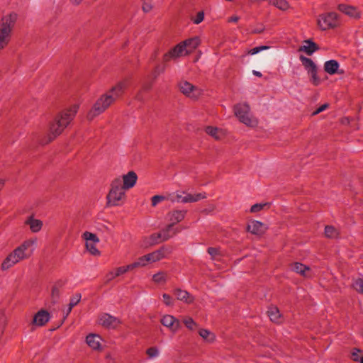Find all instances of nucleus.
Returning a JSON list of instances; mask_svg holds the SVG:
<instances>
[{
	"label": "nucleus",
	"mask_w": 363,
	"mask_h": 363,
	"mask_svg": "<svg viewBox=\"0 0 363 363\" xmlns=\"http://www.w3.org/2000/svg\"><path fill=\"white\" fill-rule=\"evenodd\" d=\"M128 84V80L118 82L109 91L102 94L87 112L86 119L89 121L103 113L112 104L121 97Z\"/></svg>",
	"instance_id": "1"
},
{
	"label": "nucleus",
	"mask_w": 363,
	"mask_h": 363,
	"mask_svg": "<svg viewBox=\"0 0 363 363\" xmlns=\"http://www.w3.org/2000/svg\"><path fill=\"white\" fill-rule=\"evenodd\" d=\"M79 109V105L74 104L68 109L62 111L50 124L48 141L49 143L60 135L69 125Z\"/></svg>",
	"instance_id": "2"
},
{
	"label": "nucleus",
	"mask_w": 363,
	"mask_h": 363,
	"mask_svg": "<svg viewBox=\"0 0 363 363\" xmlns=\"http://www.w3.org/2000/svg\"><path fill=\"white\" fill-rule=\"evenodd\" d=\"M234 113L238 120L245 125L251 128L258 125V120L250 111L249 105L246 103H241L234 106Z\"/></svg>",
	"instance_id": "3"
},
{
	"label": "nucleus",
	"mask_w": 363,
	"mask_h": 363,
	"mask_svg": "<svg viewBox=\"0 0 363 363\" xmlns=\"http://www.w3.org/2000/svg\"><path fill=\"white\" fill-rule=\"evenodd\" d=\"M110 191L107 196L108 203L112 206L119 205V201L125 196V189L122 186L121 179L117 178L111 183Z\"/></svg>",
	"instance_id": "4"
},
{
	"label": "nucleus",
	"mask_w": 363,
	"mask_h": 363,
	"mask_svg": "<svg viewBox=\"0 0 363 363\" xmlns=\"http://www.w3.org/2000/svg\"><path fill=\"white\" fill-rule=\"evenodd\" d=\"M26 259H27L26 256L18 246L4 259L1 268L3 271L8 270L21 260Z\"/></svg>",
	"instance_id": "5"
},
{
	"label": "nucleus",
	"mask_w": 363,
	"mask_h": 363,
	"mask_svg": "<svg viewBox=\"0 0 363 363\" xmlns=\"http://www.w3.org/2000/svg\"><path fill=\"white\" fill-rule=\"evenodd\" d=\"M181 92L186 96L193 99H198L203 94V89L194 86L187 81H182L179 83Z\"/></svg>",
	"instance_id": "6"
},
{
	"label": "nucleus",
	"mask_w": 363,
	"mask_h": 363,
	"mask_svg": "<svg viewBox=\"0 0 363 363\" xmlns=\"http://www.w3.org/2000/svg\"><path fill=\"white\" fill-rule=\"evenodd\" d=\"M188 55H189V53L184 43L182 42L164 55V60H175Z\"/></svg>",
	"instance_id": "7"
},
{
	"label": "nucleus",
	"mask_w": 363,
	"mask_h": 363,
	"mask_svg": "<svg viewBox=\"0 0 363 363\" xmlns=\"http://www.w3.org/2000/svg\"><path fill=\"white\" fill-rule=\"evenodd\" d=\"M179 199V203H194L199 201L206 198V194L205 192L189 194L184 191H179V194H177Z\"/></svg>",
	"instance_id": "8"
},
{
	"label": "nucleus",
	"mask_w": 363,
	"mask_h": 363,
	"mask_svg": "<svg viewBox=\"0 0 363 363\" xmlns=\"http://www.w3.org/2000/svg\"><path fill=\"white\" fill-rule=\"evenodd\" d=\"M179 232L177 228H174V225L169 223L160 233L153 235L152 236L154 239H160L161 241H165L175 235ZM155 242H157V240H154Z\"/></svg>",
	"instance_id": "9"
},
{
	"label": "nucleus",
	"mask_w": 363,
	"mask_h": 363,
	"mask_svg": "<svg viewBox=\"0 0 363 363\" xmlns=\"http://www.w3.org/2000/svg\"><path fill=\"white\" fill-rule=\"evenodd\" d=\"M99 324L104 328L113 329L121 324V320L108 313H104L99 318Z\"/></svg>",
	"instance_id": "10"
},
{
	"label": "nucleus",
	"mask_w": 363,
	"mask_h": 363,
	"mask_svg": "<svg viewBox=\"0 0 363 363\" xmlns=\"http://www.w3.org/2000/svg\"><path fill=\"white\" fill-rule=\"evenodd\" d=\"M170 250L167 247H161L151 253L145 255L146 260L148 264L155 263L164 258L167 254L170 253Z\"/></svg>",
	"instance_id": "11"
},
{
	"label": "nucleus",
	"mask_w": 363,
	"mask_h": 363,
	"mask_svg": "<svg viewBox=\"0 0 363 363\" xmlns=\"http://www.w3.org/2000/svg\"><path fill=\"white\" fill-rule=\"evenodd\" d=\"M11 30V24H0V50L4 49L8 45Z\"/></svg>",
	"instance_id": "12"
},
{
	"label": "nucleus",
	"mask_w": 363,
	"mask_h": 363,
	"mask_svg": "<svg viewBox=\"0 0 363 363\" xmlns=\"http://www.w3.org/2000/svg\"><path fill=\"white\" fill-rule=\"evenodd\" d=\"M161 323L172 333H176L181 326L179 320L172 315H164L161 319Z\"/></svg>",
	"instance_id": "13"
},
{
	"label": "nucleus",
	"mask_w": 363,
	"mask_h": 363,
	"mask_svg": "<svg viewBox=\"0 0 363 363\" xmlns=\"http://www.w3.org/2000/svg\"><path fill=\"white\" fill-rule=\"evenodd\" d=\"M38 243L37 238H32L28 240H26L22 242L21 245H19V247L23 252L24 255L26 256L27 259L30 257L33 253L34 252Z\"/></svg>",
	"instance_id": "14"
},
{
	"label": "nucleus",
	"mask_w": 363,
	"mask_h": 363,
	"mask_svg": "<svg viewBox=\"0 0 363 363\" xmlns=\"http://www.w3.org/2000/svg\"><path fill=\"white\" fill-rule=\"evenodd\" d=\"M247 230L252 234L260 235L265 233L267 229V225L258 220H251L247 225Z\"/></svg>",
	"instance_id": "15"
},
{
	"label": "nucleus",
	"mask_w": 363,
	"mask_h": 363,
	"mask_svg": "<svg viewBox=\"0 0 363 363\" xmlns=\"http://www.w3.org/2000/svg\"><path fill=\"white\" fill-rule=\"evenodd\" d=\"M101 342L102 338L97 334L90 333L86 337V344L94 350H101L102 349Z\"/></svg>",
	"instance_id": "16"
},
{
	"label": "nucleus",
	"mask_w": 363,
	"mask_h": 363,
	"mask_svg": "<svg viewBox=\"0 0 363 363\" xmlns=\"http://www.w3.org/2000/svg\"><path fill=\"white\" fill-rule=\"evenodd\" d=\"M25 224L28 225L30 231L34 233L40 232L43 226V222L33 216H28L25 220Z\"/></svg>",
	"instance_id": "17"
},
{
	"label": "nucleus",
	"mask_w": 363,
	"mask_h": 363,
	"mask_svg": "<svg viewBox=\"0 0 363 363\" xmlns=\"http://www.w3.org/2000/svg\"><path fill=\"white\" fill-rule=\"evenodd\" d=\"M338 9L350 16L352 20H358L360 18V12L355 7L347 4H340Z\"/></svg>",
	"instance_id": "18"
},
{
	"label": "nucleus",
	"mask_w": 363,
	"mask_h": 363,
	"mask_svg": "<svg viewBox=\"0 0 363 363\" xmlns=\"http://www.w3.org/2000/svg\"><path fill=\"white\" fill-rule=\"evenodd\" d=\"M138 179V176L135 172L130 171L126 174L123 176V185L122 186L126 190L133 187Z\"/></svg>",
	"instance_id": "19"
},
{
	"label": "nucleus",
	"mask_w": 363,
	"mask_h": 363,
	"mask_svg": "<svg viewBox=\"0 0 363 363\" xmlns=\"http://www.w3.org/2000/svg\"><path fill=\"white\" fill-rule=\"evenodd\" d=\"M174 294L177 300L185 303L189 304L193 303L194 301V297L186 290L176 289L174 290Z\"/></svg>",
	"instance_id": "20"
},
{
	"label": "nucleus",
	"mask_w": 363,
	"mask_h": 363,
	"mask_svg": "<svg viewBox=\"0 0 363 363\" xmlns=\"http://www.w3.org/2000/svg\"><path fill=\"white\" fill-rule=\"evenodd\" d=\"M130 270L131 269H130L129 264H128L127 266L117 267L114 270L109 272L106 275V281L109 282V281H112L113 279H114L115 278H116L122 274H124Z\"/></svg>",
	"instance_id": "21"
},
{
	"label": "nucleus",
	"mask_w": 363,
	"mask_h": 363,
	"mask_svg": "<svg viewBox=\"0 0 363 363\" xmlns=\"http://www.w3.org/2000/svg\"><path fill=\"white\" fill-rule=\"evenodd\" d=\"M186 213V211L184 210H176L169 212L167 215V218L171 224L175 225L176 223L182 221Z\"/></svg>",
	"instance_id": "22"
},
{
	"label": "nucleus",
	"mask_w": 363,
	"mask_h": 363,
	"mask_svg": "<svg viewBox=\"0 0 363 363\" xmlns=\"http://www.w3.org/2000/svg\"><path fill=\"white\" fill-rule=\"evenodd\" d=\"M50 319L49 313L45 311H40L33 318V323L38 326L45 325Z\"/></svg>",
	"instance_id": "23"
},
{
	"label": "nucleus",
	"mask_w": 363,
	"mask_h": 363,
	"mask_svg": "<svg viewBox=\"0 0 363 363\" xmlns=\"http://www.w3.org/2000/svg\"><path fill=\"white\" fill-rule=\"evenodd\" d=\"M303 43L304 44L300 47L299 51H303L308 55H311L318 50V45L310 40H305Z\"/></svg>",
	"instance_id": "24"
},
{
	"label": "nucleus",
	"mask_w": 363,
	"mask_h": 363,
	"mask_svg": "<svg viewBox=\"0 0 363 363\" xmlns=\"http://www.w3.org/2000/svg\"><path fill=\"white\" fill-rule=\"evenodd\" d=\"M199 334L200 337L208 343H213L216 340V335L208 329H200Z\"/></svg>",
	"instance_id": "25"
},
{
	"label": "nucleus",
	"mask_w": 363,
	"mask_h": 363,
	"mask_svg": "<svg viewBox=\"0 0 363 363\" xmlns=\"http://www.w3.org/2000/svg\"><path fill=\"white\" fill-rule=\"evenodd\" d=\"M339 63L335 60L326 61L324 64V69L329 74H334L337 72Z\"/></svg>",
	"instance_id": "26"
},
{
	"label": "nucleus",
	"mask_w": 363,
	"mask_h": 363,
	"mask_svg": "<svg viewBox=\"0 0 363 363\" xmlns=\"http://www.w3.org/2000/svg\"><path fill=\"white\" fill-rule=\"evenodd\" d=\"M152 280L156 284H164L168 280V274L164 271H159L152 275Z\"/></svg>",
	"instance_id": "27"
},
{
	"label": "nucleus",
	"mask_w": 363,
	"mask_h": 363,
	"mask_svg": "<svg viewBox=\"0 0 363 363\" xmlns=\"http://www.w3.org/2000/svg\"><path fill=\"white\" fill-rule=\"evenodd\" d=\"M268 316L272 322L280 323L282 321V318L279 309L275 306H271L268 311Z\"/></svg>",
	"instance_id": "28"
},
{
	"label": "nucleus",
	"mask_w": 363,
	"mask_h": 363,
	"mask_svg": "<svg viewBox=\"0 0 363 363\" xmlns=\"http://www.w3.org/2000/svg\"><path fill=\"white\" fill-rule=\"evenodd\" d=\"M200 42V39L198 37H194L183 41L189 54L199 46Z\"/></svg>",
	"instance_id": "29"
},
{
	"label": "nucleus",
	"mask_w": 363,
	"mask_h": 363,
	"mask_svg": "<svg viewBox=\"0 0 363 363\" xmlns=\"http://www.w3.org/2000/svg\"><path fill=\"white\" fill-rule=\"evenodd\" d=\"M3 23H14L23 21L21 16L14 11L7 12L2 17Z\"/></svg>",
	"instance_id": "30"
},
{
	"label": "nucleus",
	"mask_w": 363,
	"mask_h": 363,
	"mask_svg": "<svg viewBox=\"0 0 363 363\" xmlns=\"http://www.w3.org/2000/svg\"><path fill=\"white\" fill-rule=\"evenodd\" d=\"M338 20V15L335 12H329L322 14L318 19V23H332Z\"/></svg>",
	"instance_id": "31"
},
{
	"label": "nucleus",
	"mask_w": 363,
	"mask_h": 363,
	"mask_svg": "<svg viewBox=\"0 0 363 363\" xmlns=\"http://www.w3.org/2000/svg\"><path fill=\"white\" fill-rule=\"evenodd\" d=\"M300 60L301 61L303 65L304 66V68L306 69L308 73L317 69L315 64L311 59L301 55Z\"/></svg>",
	"instance_id": "32"
},
{
	"label": "nucleus",
	"mask_w": 363,
	"mask_h": 363,
	"mask_svg": "<svg viewBox=\"0 0 363 363\" xmlns=\"http://www.w3.org/2000/svg\"><path fill=\"white\" fill-rule=\"evenodd\" d=\"M206 132L216 140H220L224 135L222 130L212 126H208L206 128Z\"/></svg>",
	"instance_id": "33"
},
{
	"label": "nucleus",
	"mask_w": 363,
	"mask_h": 363,
	"mask_svg": "<svg viewBox=\"0 0 363 363\" xmlns=\"http://www.w3.org/2000/svg\"><path fill=\"white\" fill-rule=\"evenodd\" d=\"M82 238L85 240V242H93V244H98L99 242V238L96 234L89 231H85L82 234Z\"/></svg>",
	"instance_id": "34"
},
{
	"label": "nucleus",
	"mask_w": 363,
	"mask_h": 363,
	"mask_svg": "<svg viewBox=\"0 0 363 363\" xmlns=\"http://www.w3.org/2000/svg\"><path fill=\"white\" fill-rule=\"evenodd\" d=\"M148 262L146 260L145 256H141L135 262L131 263L129 264L130 269L133 270L135 268L138 267H145L147 265H148Z\"/></svg>",
	"instance_id": "35"
},
{
	"label": "nucleus",
	"mask_w": 363,
	"mask_h": 363,
	"mask_svg": "<svg viewBox=\"0 0 363 363\" xmlns=\"http://www.w3.org/2000/svg\"><path fill=\"white\" fill-rule=\"evenodd\" d=\"M293 270L296 273L306 277L308 276V272L310 271V269L301 263L296 262L293 266Z\"/></svg>",
	"instance_id": "36"
},
{
	"label": "nucleus",
	"mask_w": 363,
	"mask_h": 363,
	"mask_svg": "<svg viewBox=\"0 0 363 363\" xmlns=\"http://www.w3.org/2000/svg\"><path fill=\"white\" fill-rule=\"evenodd\" d=\"M86 250L92 255L99 256L101 255L100 251L96 247V244L93 242H85Z\"/></svg>",
	"instance_id": "37"
},
{
	"label": "nucleus",
	"mask_w": 363,
	"mask_h": 363,
	"mask_svg": "<svg viewBox=\"0 0 363 363\" xmlns=\"http://www.w3.org/2000/svg\"><path fill=\"white\" fill-rule=\"evenodd\" d=\"M325 234L326 237L330 238H337L338 235L337 230L333 226L330 225L325 226Z\"/></svg>",
	"instance_id": "38"
},
{
	"label": "nucleus",
	"mask_w": 363,
	"mask_h": 363,
	"mask_svg": "<svg viewBox=\"0 0 363 363\" xmlns=\"http://www.w3.org/2000/svg\"><path fill=\"white\" fill-rule=\"evenodd\" d=\"M185 326L190 330H194L197 327V323L190 317H186L183 320Z\"/></svg>",
	"instance_id": "39"
},
{
	"label": "nucleus",
	"mask_w": 363,
	"mask_h": 363,
	"mask_svg": "<svg viewBox=\"0 0 363 363\" xmlns=\"http://www.w3.org/2000/svg\"><path fill=\"white\" fill-rule=\"evenodd\" d=\"M267 49H269V47L265 46V45L255 47V48L247 51V52L245 54L242 55L241 56V57H244L246 55H254L259 53L261 51L266 50Z\"/></svg>",
	"instance_id": "40"
},
{
	"label": "nucleus",
	"mask_w": 363,
	"mask_h": 363,
	"mask_svg": "<svg viewBox=\"0 0 363 363\" xmlns=\"http://www.w3.org/2000/svg\"><path fill=\"white\" fill-rule=\"evenodd\" d=\"M353 288L358 292L363 294V277H359L354 280Z\"/></svg>",
	"instance_id": "41"
},
{
	"label": "nucleus",
	"mask_w": 363,
	"mask_h": 363,
	"mask_svg": "<svg viewBox=\"0 0 363 363\" xmlns=\"http://www.w3.org/2000/svg\"><path fill=\"white\" fill-rule=\"evenodd\" d=\"M60 291L57 286H54L51 291V298L53 303H56L60 298Z\"/></svg>",
	"instance_id": "42"
},
{
	"label": "nucleus",
	"mask_w": 363,
	"mask_h": 363,
	"mask_svg": "<svg viewBox=\"0 0 363 363\" xmlns=\"http://www.w3.org/2000/svg\"><path fill=\"white\" fill-rule=\"evenodd\" d=\"M81 298H82V296L80 294H75L74 295H73L71 297L68 306L73 308V307H74L75 306H77L79 303V302L81 300Z\"/></svg>",
	"instance_id": "43"
},
{
	"label": "nucleus",
	"mask_w": 363,
	"mask_h": 363,
	"mask_svg": "<svg viewBox=\"0 0 363 363\" xmlns=\"http://www.w3.org/2000/svg\"><path fill=\"white\" fill-rule=\"evenodd\" d=\"M180 191H177L175 192L168 193L165 197L166 200H169L173 203L177 202L179 203V199L177 198V194H179Z\"/></svg>",
	"instance_id": "44"
},
{
	"label": "nucleus",
	"mask_w": 363,
	"mask_h": 363,
	"mask_svg": "<svg viewBox=\"0 0 363 363\" xmlns=\"http://www.w3.org/2000/svg\"><path fill=\"white\" fill-rule=\"evenodd\" d=\"M165 200H166L165 196L155 195V196H152V199H151L152 206L155 207L159 203H160V202H162L163 201H165Z\"/></svg>",
	"instance_id": "45"
},
{
	"label": "nucleus",
	"mask_w": 363,
	"mask_h": 363,
	"mask_svg": "<svg viewBox=\"0 0 363 363\" xmlns=\"http://www.w3.org/2000/svg\"><path fill=\"white\" fill-rule=\"evenodd\" d=\"M147 354L150 358H155L157 357L160 354V351L158 348L152 347L147 350Z\"/></svg>",
	"instance_id": "46"
},
{
	"label": "nucleus",
	"mask_w": 363,
	"mask_h": 363,
	"mask_svg": "<svg viewBox=\"0 0 363 363\" xmlns=\"http://www.w3.org/2000/svg\"><path fill=\"white\" fill-rule=\"evenodd\" d=\"M152 0H143V10L144 12H149L152 9Z\"/></svg>",
	"instance_id": "47"
},
{
	"label": "nucleus",
	"mask_w": 363,
	"mask_h": 363,
	"mask_svg": "<svg viewBox=\"0 0 363 363\" xmlns=\"http://www.w3.org/2000/svg\"><path fill=\"white\" fill-rule=\"evenodd\" d=\"M162 298L164 304L167 306H172L174 305V301L172 298L167 294H162Z\"/></svg>",
	"instance_id": "48"
},
{
	"label": "nucleus",
	"mask_w": 363,
	"mask_h": 363,
	"mask_svg": "<svg viewBox=\"0 0 363 363\" xmlns=\"http://www.w3.org/2000/svg\"><path fill=\"white\" fill-rule=\"evenodd\" d=\"M311 77V82L313 84L318 85L320 83V79L317 75V69L308 73Z\"/></svg>",
	"instance_id": "49"
},
{
	"label": "nucleus",
	"mask_w": 363,
	"mask_h": 363,
	"mask_svg": "<svg viewBox=\"0 0 363 363\" xmlns=\"http://www.w3.org/2000/svg\"><path fill=\"white\" fill-rule=\"evenodd\" d=\"M267 203H256L251 206L250 212L251 213H257L260 211L264 206H266Z\"/></svg>",
	"instance_id": "50"
},
{
	"label": "nucleus",
	"mask_w": 363,
	"mask_h": 363,
	"mask_svg": "<svg viewBox=\"0 0 363 363\" xmlns=\"http://www.w3.org/2000/svg\"><path fill=\"white\" fill-rule=\"evenodd\" d=\"M362 351L357 348L353 350L352 352V358L354 361L358 362L360 357H359V354L361 353Z\"/></svg>",
	"instance_id": "51"
},
{
	"label": "nucleus",
	"mask_w": 363,
	"mask_h": 363,
	"mask_svg": "<svg viewBox=\"0 0 363 363\" xmlns=\"http://www.w3.org/2000/svg\"><path fill=\"white\" fill-rule=\"evenodd\" d=\"M204 19V13L203 11H199L195 19H194V23H201Z\"/></svg>",
	"instance_id": "52"
},
{
	"label": "nucleus",
	"mask_w": 363,
	"mask_h": 363,
	"mask_svg": "<svg viewBox=\"0 0 363 363\" xmlns=\"http://www.w3.org/2000/svg\"><path fill=\"white\" fill-rule=\"evenodd\" d=\"M328 107V104H323L322 106H320L318 108H317L313 113V116H315L318 113H320V112L325 111L327 108Z\"/></svg>",
	"instance_id": "53"
},
{
	"label": "nucleus",
	"mask_w": 363,
	"mask_h": 363,
	"mask_svg": "<svg viewBox=\"0 0 363 363\" xmlns=\"http://www.w3.org/2000/svg\"><path fill=\"white\" fill-rule=\"evenodd\" d=\"M208 252L213 259L219 254L218 250L213 247H209Z\"/></svg>",
	"instance_id": "54"
},
{
	"label": "nucleus",
	"mask_w": 363,
	"mask_h": 363,
	"mask_svg": "<svg viewBox=\"0 0 363 363\" xmlns=\"http://www.w3.org/2000/svg\"><path fill=\"white\" fill-rule=\"evenodd\" d=\"M240 20H243L240 16L238 15V14H234L232 16L230 17L229 18V22L230 23H235L238 21H240Z\"/></svg>",
	"instance_id": "55"
},
{
	"label": "nucleus",
	"mask_w": 363,
	"mask_h": 363,
	"mask_svg": "<svg viewBox=\"0 0 363 363\" xmlns=\"http://www.w3.org/2000/svg\"><path fill=\"white\" fill-rule=\"evenodd\" d=\"M164 71V67H157L155 69V72L153 73L154 77H157V75H159L161 72H163Z\"/></svg>",
	"instance_id": "56"
},
{
	"label": "nucleus",
	"mask_w": 363,
	"mask_h": 363,
	"mask_svg": "<svg viewBox=\"0 0 363 363\" xmlns=\"http://www.w3.org/2000/svg\"><path fill=\"white\" fill-rule=\"evenodd\" d=\"M335 24H320V28L322 30H327L329 28H334Z\"/></svg>",
	"instance_id": "57"
},
{
	"label": "nucleus",
	"mask_w": 363,
	"mask_h": 363,
	"mask_svg": "<svg viewBox=\"0 0 363 363\" xmlns=\"http://www.w3.org/2000/svg\"><path fill=\"white\" fill-rule=\"evenodd\" d=\"M72 308L67 306V308H65L64 310H63V313L64 315H65V317L68 316V315L70 313V312L72 311Z\"/></svg>",
	"instance_id": "58"
},
{
	"label": "nucleus",
	"mask_w": 363,
	"mask_h": 363,
	"mask_svg": "<svg viewBox=\"0 0 363 363\" xmlns=\"http://www.w3.org/2000/svg\"><path fill=\"white\" fill-rule=\"evenodd\" d=\"M252 73H253L254 75H255L257 77H262V73L260 72H259V71L253 70Z\"/></svg>",
	"instance_id": "59"
},
{
	"label": "nucleus",
	"mask_w": 363,
	"mask_h": 363,
	"mask_svg": "<svg viewBox=\"0 0 363 363\" xmlns=\"http://www.w3.org/2000/svg\"><path fill=\"white\" fill-rule=\"evenodd\" d=\"M82 0H70V1L74 4H79Z\"/></svg>",
	"instance_id": "60"
},
{
	"label": "nucleus",
	"mask_w": 363,
	"mask_h": 363,
	"mask_svg": "<svg viewBox=\"0 0 363 363\" xmlns=\"http://www.w3.org/2000/svg\"><path fill=\"white\" fill-rule=\"evenodd\" d=\"M4 185V180L2 179H0V190L3 188Z\"/></svg>",
	"instance_id": "61"
},
{
	"label": "nucleus",
	"mask_w": 363,
	"mask_h": 363,
	"mask_svg": "<svg viewBox=\"0 0 363 363\" xmlns=\"http://www.w3.org/2000/svg\"><path fill=\"white\" fill-rule=\"evenodd\" d=\"M264 30L263 28H260V29H257V30H253L252 31L255 32V33H260L262 32V30Z\"/></svg>",
	"instance_id": "62"
},
{
	"label": "nucleus",
	"mask_w": 363,
	"mask_h": 363,
	"mask_svg": "<svg viewBox=\"0 0 363 363\" xmlns=\"http://www.w3.org/2000/svg\"><path fill=\"white\" fill-rule=\"evenodd\" d=\"M359 361L360 363H363V357H361Z\"/></svg>",
	"instance_id": "63"
},
{
	"label": "nucleus",
	"mask_w": 363,
	"mask_h": 363,
	"mask_svg": "<svg viewBox=\"0 0 363 363\" xmlns=\"http://www.w3.org/2000/svg\"><path fill=\"white\" fill-rule=\"evenodd\" d=\"M213 206H211V208H210L209 211H213Z\"/></svg>",
	"instance_id": "64"
}]
</instances>
